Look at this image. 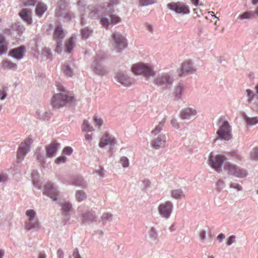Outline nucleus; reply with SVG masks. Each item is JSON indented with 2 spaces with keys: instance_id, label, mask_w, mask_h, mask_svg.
Wrapping results in <instances>:
<instances>
[{
  "instance_id": "1",
  "label": "nucleus",
  "mask_w": 258,
  "mask_h": 258,
  "mask_svg": "<svg viewBox=\"0 0 258 258\" xmlns=\"http://www.w3.org/2000/svg\"><path fill=\"white\" fill-rule=\"evenodd\" d=\"M132 72L137 75H142L146 79H151L152 83L157 87L163 89L170 88L174 81L171 72H164L157 74L153 66L147 63L140 62L132 67Z\"/></svg>"
},
{
  "instance_id": "2",
  "label": "nucleus",
  "mask_w": 258,
  "mask_h": 258,
  "mask_svg": "<svg viewBox=\"0 0 258 258\" xmlns=\"http://www.w3.org/2000/svg\"><path fill=\"white\" fill-rule=\"evenodd\" d=\"M100 11L105 14L100 17V23L105 28H108L110 25H116L121 21L120 18L113 14L111 6L107 5L105 9L101 8Z\"/></svg>"
},
{
  "instance_id": "3",
  "label": "nucleus",
  "mask_w": 258,
  "mask_h": 258,
  "mask_svg": "<svg viewBox=\"0 0 258 258\" xmlns=\"http://www.w3.org/2000/svg\"><path fill=\"white\" fill-rule=\"evenodd\" d=\"M217 135L218 138L223 141H229L232 139V126L228 121L222 118L219 119Z\"/></svg>"
},
{
  "instance_id": "4",
  "label": "nucleus",
  "mask_w": 258,
  "mask_h": 258,
  "mask_svg": "<svg viewBox=\"0 0 258 258\" xmlns=\"http://www.w3.org/2000/svg\"><path fill=\"white\" fill-rule=\"evenodd\" d=\"M225 160L224 156L220 154H215L210 153L208 156L209 165L218 172L221 170V165Z\"/></svg>"
},
{
  "instance_id": "5",
  "label": "nucleus",
  "mask_w": 258,
  "mask_h": 258,
  "mask_svg": "<svg viewBox=\"0 0 258 258\" xmlns=\"http://www.w3.org/2000/svg\"><path fill=\"white\" fill-rule=\"evenodd\" d=\"M104 59L102 56H97L92 62L93 71L97 75L103 76L108 72L107 68L104 66Z\"/></svg>"
},
{
  "instance_id": "6",
  "label": "nucleus",
  "mask_w": 258,
  "mask_h": 258,
  "mask_svg": "<svg viewBox=\"0 0 258 258\" xmlns=\"http://www.w3.org/2000/svg\"><path fill=\"white\" fill-rule=\"evenodd\" d=\"M224 170L229 174L233 175L235 177L242 178L246 176L247 173L245 170H243L233 164L225 162L224 164Z\"/></svg>"
},
{
  "instance_id": "7",
  "label": "nucleus",
  "mask_w": 258,
  "mask_h": 258,
  "mask_svg": "<svg viewBox=\"0 0 258 258\" xmlns=\"http://www.w3.org/2000/svg\"><path fill=\"white\" fill-rule=\"evenodd\" d=\"M111 45L113 49L117 52H119L125 49L126 46V42L124 37L118 33L112 35Z\"/></svg>"
},
{
  "instance_id": "8",
  "label": "nucleus",
  "mask_w": 258,
  "mask_h": 258,
  "mask_svg": "<svg viewBox=\"0 0 258 258\" xmlns=\"http://www.w3.org/2000/svg\"><path fill=\"white\" fill-rule=\"evenodd\" d=\"M66 4V0H60L55 10V15L57 17H63L68 20H72L74 16L72 13L68 12Z\"/></svg>"
},
{
  "instance_id": "9",
  "label": "nucleus",
  "mask_w": 258,
  "mask_h": 258,
  "mask_svg": "<svg viewBox=\"0 0 258 258\" xmlns=\"http://www.w3.org/2000/svg\"><path fill=\"white\" fill-rule=\"evenodd\" d=\"M73 98L68 96L66 94L59 93L55 94L52 100L53 106L55 108H59L62 106L66 103H71Z\"/></svg>"
},
{
  "instance_id": "10",
  "label": "nucleus",
  "mask_w": 258,
  "mask_h": 258,
  "mask_svg": "<svg viewBox=\"0 0 258 258\" xmlns=\"http://www.w3.org/2000/svg\"><path fill=\"white\" fill-rule=\"evenodd\" d=\"M32 142L31 139L28 138L21 144L17 154L16 161L18 163L22 162L26 154L29 152Z\"/></svg>"
},
{
  "instance_id": "11",
  "label": "nucleus",
  "mask_w": 258,
  "mask_h": 258,
  "mask_svg": "<svg viewBox=\"0 0 258 258\" xmlns=\"http://www.w3.org/2000/svg\"><path fill=\"white\" fill-rule=\"evenodd\" d=\"M26 216L27 221L26 223V228L27 230L38 228L39 226L38 221L36 219V213L32 209H29L26 211Z\"/></svg>"
},
{
  "instance_id": "12",
  "label": "nucleus",
  "mask_w": 258,
  "mask_h": 258,
  "mask_svg": "<svg viewBox=\"0 0 258 258\" xmlns=\"http://www.w3.org/2000/svg\"><path fill=\"white\" fill-rule=\"evenodd\" d=\"M173 205L170 201H165L161 203L158 207L159 214L163 218H168L172 213Z\"/></svg>"
},
{
  "instance_id": "13",
  "label": "nucleus",
  "mask_w": 258,
  "mask_h": 258,
  "mask_svg": "<svg viewBox=\"0 0 258 258\" xmlns=\"http://www.w3.org/2000/svg\"><path fill=\"white\" fill-rule=\"evenodd\" d=\"M168 8L177 14H187L189 13L188 7L180 2L171 3L167 5Z\"/></svg>"
},
{
  "instance_id": "14",
  "label": "nucleus",
  "mask_w": 258,
  "mask_h": 258,
  "mask_svg": "<svg viewBox=\"0 0 258 258\" xmlns=\"http://www.w3.org/2000/svg\"><path fill=\"white\" fill-rule=\"evenodd\" d=\"M116 143V140L115 138L108 133H105L103 134L101 139L99 146L100 147L103 148L106 146L111 147L113 146Z\"/></svg>"
},
{
  "instance_id": "15",
  "label": "nucleus",
  "mask_w": 258,
  "mask_h": 258,
  "mask_svg": "<svg viewBox=\"0 0 258 258\" xmlns=\"http://www.w3.org/2000/svg\"><path fill=\"white\" fill-rule=\"evenodd\" d=\"M43 194L49 197L52 200H56L58 196V190L56 186L51 183L45 185Z\"/></svg>"
},
{
  "instance_id": "16",
  "label": "nucleus",
  "mask_w": 258,
  "mask_h": 258,
  "mask_svg": "<svg viewBox=\"0 0 258 258\" xmlns=\"http://www.w3.org/2000/svg\"><path fill=\"white\" fill-rule=\"evenodd\" d=\"M168 140V137L165 135L163 134H160L153 141L152 147L156 149H159L160 148L164 146Z\"/></svg>"
},
{
  "instance_id": "17",
  "label": "nucleus",
  "mask_w": 258,
  "mask_h": 258,
  "mask_svg": "<svg viewBox=\"0 0 258 258\" xmlns=\"http://www.w3.org/2000/svg\"><path fill=\"white\" fill-rule=\"evenodd\" d=\"M21 18L27 24L30 25L32 23V11L28 9H23L19 13Z\"/></svg>"
},
{
  "instance_id": "18",
  "label": "nucleus",
  "mask_w": 258,
  "mask_h": 258,
  "mask_svg": "<svg viewBox=\"0 0 258 258\" xmlns=\"http://www.w3.org/2000/svg\"><path fill=\"white\" fill-rule=\"evenodd\" d=\"M197 113V110L192 108H186L184 109L180 113L181 117L182 119H189L195 116Z\"/></svg>"
},
{
  "instance_id": "19",
  "label": "nucleus",
  "mask_w": 258,
  "mask_h": 258,
  "mask_svg": "<svg viewBox=\"0 0 258 258\" xmlns=\"http://www.w3.org/2000/svg\"><path fill=\"white\" fill-rule=\"evenodd\" d=\"M59 147V144L55 142L48 145L46 148V155L48 157H53Z\"/></svg>"
},
{
  "instance_id": "20",
  "label": "nucleus",
  "mask_w": 258,
  "mask_h": 258,
  "mask_svg": "<svg viewBox=\"0 0 258 258\" xmlns=\"http://www.w3.org/2000/svg\"><path fill=\"white\" fill-rule=\"evenodd\" d=\"M25 48L24 46H20L12 49L10 52V55L14 58L19 60L23 58Z\"/></svg>"
},
{
  "instance_id": "21",
  "label": "nucleus",
  "mask_w": 258,
  "mask_h": 258,
  "mask_svg": "<svg viewBox=\"0 0 258 258\" xmlns=\"http://www.w3.org/2000/svg\"><path fill=\"white\" fill-rule=\"evenodd\" d=\"M76 38L71 37L67 39L65 42L64 48L65 51L70 53L75 46Z\"/></svg>"
},
{
  "instance_id": "22",
  "label": "nucleus",
  "mask_w": 258,
  "mask_h": 258,
  "mask_svg": "<svg viewBox=\"0 0 258 258\" xmlns=\"http://www.w3.org/2000/svg\"><path fill=\"white\" fill-rule=\"evenodd\" d=\"M182 69L185 73H194L197 68L191 61H187L183 63Z\"/></svg>"
},
{
  "instance_id": "23",
  "label": "nucleus",
  "mask_w": 258,
  "mask_h": 258,
  "mask_svg": "<svg viewBox=\"0 0 258 258\" xmlns=\"http://www.w3.org/2000/svg\"><path fill=\"white\" fill-rule=\"evenodd\" d=\"M66 33L61 26H58L54 30L53 39L56 41H61L65 36Z\"/></svg>"
},
{
  "instance_id": "24",
  "label": "nucleus",
  "mask_w": 258,
  "mask_h": 258,
  "mask_svg": "<svg viewBox=\"0 0 258 258\" xmlns=\"http://www.w3.org/2000/svg\"><path fill=\"white\" fill-rule=\"evenodd\" d=\"M148 238L152 244L156 243L158 240V234L155 229L151 228L148 232Z\"/></svg>"
},
{
  "instance_id": "25",
  "label": "nucleus",
  "mask_w": 258,
  "mask_h": 258,
  "mask_svg": "<svg viewBox=\"0 0 258 258\" xmlns=\"http://www.w3.org/2000/svg\"><path fill=\"white\" fill-rule=\"evenodd\" d=\"M47 10V6L44 3H39L36 7L35 13L39 17L42 16Z\"/></svg>"
},
{
  "instance_id": "26",
  "label": "nucleus",
  "mask_w": 258,
  "mask_h": 258,
  "mask_svg": "<svg viewBox=\"0 0 258 258\" xmlns=\"http://www.w3.org/2000/svg\"><path fill=\"white\" fill-rule=\"evenodd\" d=\"M82 221L84 223H89L95 221L96 216L91 213H85L82 215Z\"/></svg>"
},
{
  "instance_id": "27",
  "label": "nucleus",
  "mask_w": 258,
  "mask_h": 258,
  "mask_svg": "<svg viewBox=\"0 0 258 258\" xmlns=\"http://www.w3.org/2000/svg\"><path fill=\"white\" fill-rule=\"evenodd\" d=\"M171 196L176 200H180L184 197V193L181 189H174L171 191Z\"/></svg>"
},
{
  "instance_id": "28",
  "label": "nucleus",
  "mask_w": 258,
  "mask_h": 258,
  "mask_svg": "<svg viewBox=\"0 0 258 258\" xmlns=\"http://www.w3.org/2000/svg\"><path fill=\"white\" fill-rule=\"evenodd\" d=\"M116 81L121 84L126 85L128 83L127 76L123 73H117L115 77Z\"/></svg>"
},
{
  "instance_id": "29",
  "label": "nucleus",
  "mask_w": 258,
  "mask_h": 258,
  "mask_svg": "<svg viewBox=\"0 0 258 258\" xmlns=\"http://www.w3.org/2000/svg\"><path fill=\"white\" fill-rule=\"evenodd\" d=\"M243 118L248 125H254L258 123V118L257 117H249L245 114H243Z\"/></svg>"
},
{
  "instance_id": "30",
  "label": "nucleus",
  "mask_w": 258,
  "mask_h": 258,
  "mask_svg": "<svg viewBox=\"0 0 258 258\" xmlns=\"http://www.w3.org/2000/svg\"><path fill=\"white\" fill-rule=\"evenodd\" d=\"M72 205L70 203L65 202L62 204L61 211L65 216L69 215V212L72 210Z\"/></svg>"
},
{
  "instance_id": "31",
  "label": "nucleus",
  "mask_w": 258,
  "mask_h": 258,
  "mask_svg": "<svg viewBox=\"0 0 258 258\" xmlns=\"http://www.w3.org/2000/svg\"><path fill=\"white\" fill-rule=\"evenodd\" d=\"M253 16L251 12L246 11L240 14L237 18V20L246 21L250 20Z\"/></svg>"
},
{
  "instance_id": "32",
  "label": "nucleus",
  "mask_w": 258,
  "mask_h": 258,
  "mask_svg": "<svg viewBox=\"0 0 258 258\" xmlns=\"http://www.w3.org/2000/svg\"><path fill=\"white\" fill-rule=\"evenodd\" d=\"M62 70L63 73L69 77H72L75 74V72L73 69L71 68L68 63H65L63 66Z\"/></svg>"
},
{
  "instance_id": "33",
  "label": "nucleus",
  "mask_w": 258,
  "mask_h": 258,
  "mask_svg": "<svg viewBox=\"0 0 258 258\" xmlns=\"http://www.w3.org/2000/svg\"><path fill=\"white\" fill-rule=\"evenodd\" d=\"M7 49V43L6 42L4 37L0 35V54L5 53Z\"/></svg>"
},
{
  "instance_id": "34",
  "label": "nucleus",
  "mask_w": 258,
  "mask_h": 258,
  "mask_svg": "<svg viewBox=\"0 0 258 258\" xmlns=\"http://www.w3.org/2000/svg\"><path fill=\"white\" fill-rule=\"evenodd\" d=\"M93 128L90 125L87 120H85L82 125V131L84 132H90L93 131Z\"/></svg>"
},
{
  "instance_id": "35",
  "label": "nucleus",
  "mask_w": 258,
  "mask_h": 258,
  "mask_svg": "<svg viewBox=\"0 0 258 258\" xmlns=\"http://www.w3.org/2000/svg\"><path fill=\"white\" fill-rule=\"evenodd\" d=\"M76 200L78 202H81L86 198V196L84 191L82 190H78L75 195Z\"/></svg>"
},
{
  "instance_id": "36",
  "label": "nucleus",
  "mask_w": 258,
  "mask_h": 258,
  "mask_svg": "<svg viewBox=\"0 0 258 258\" xmlns=\"http://www.w3.org/2000/svg\"><path fill=\"white\" fill-rule=\"evenodd\" d=\"M3 66L4 67L8 68L10 70H15L17 68V65L8 60H5L3 61Z\"/></svg>"
},
{
  "instance_id": "37",
  "label": "nucleus",
  "mask_w": 258,
  "mask_h": 258,
  "mask_svg": "<svg viewBox=\"0 0 258 258\" xmlns=\"http://www.w3.org/2000/svg\"><path fill=\"white\" fill-rule=\"evenodd\" d=\"M163 126V122H159V124L155 127V129L152 131L151 133L154 135L158 134L162 130Z\"/></svg>"
},
{
  "instance_id": "38",
  "label": "nucleus",
  "mask_w": 258,
  "mask_h": 258,
  "mask_svg": "<svg viewBox=\"0 0 258 258\" xmlns=\"http://www.w3.org/2000/svg\"><path fill=\"white\" fill-rule=\"evenodd\" d=\"M120 163L124 168H127L130 165L128 159L125 156H122L120 158Z\"/></svg>"
},
{
  "instance_id": "39",
  "label": "nucleus",
  "mask_w": 258,
  "mask_h": 258,
  "mask_svg": "<svg viewBox=\"0 0 258 258\" xmlns=\"http://www.w3.org/2000/svg\"><path fill=\"white\" fill-rule=\"evenodd\" d=\"M183 90V87L181 85H178L174 89V94L177 98L180 97L182 91Z\"/></svg>"
},
{
  "instance_id": "40",
  "label": "nucleus",
  "mask_w": 258,
  "mask_h": 258,
  "mask_svg": "<svg viewBox=\"0 0 258 258\" xmlns=\"http://www.w3.org/2000/svg\"><path fill=\"white\" fill-rule=\"evenodd\" d=\"M66 160L67 158L64 155L62 154L61 156H59L56 159L55 163L56 164H60L65 163Z\"/></svg>"
},
{
  "instance_id": "41",
  "label": "nucleus",
  "mask_w": 258,
  "mask_h": 258,
  "mask_svg": "<svg viewBox=\"0 0 258 258\" xmlns=\"http://www.w3.org/2000/svg\"><path fill=\"white\" fill-rule=\"evenodd\" d=\"M92 31L88 28H85L82 30V35L83 38H87L89 36Z\"/></svg>"
},
{
  "instance_id": "42",
  "label": "nucleus",
  "mask_w": 258,
  "mask_h": 258,
  "mask_svg": "<svg viewBox=\"0 0 258 258\" xmlns=\"http://www.w3.org/2000/svg\"><path fill=\"white\" fill-rule=\"evenodd\" d=\"M250 157L252 159L258 160V147L254 148L251 152Z\"/></svg>"
},
{
  "instance_id": "43",
  "label": "nucleus",
  "mask_w": 258,
  "mask_h": 258,
  "mask_svg": "<svg viewBox=\"0 0 258 258\" xmlns=\"http://www.w3.org/2000/svg\"><path fill=\"white\" fill-rule=\"evenodd\" d=\"M73 152V149L70 147H66L62 151V154L63 155L70 156Z\"/></svg>"
},
{
  "instance_id": "44",
  "label": "nucleus",
  "mask_w": 258,
  "mask_h": 258,
  "mask_svg": "<svg viewBox=\"0 0 258 258\" xmlns=\"http://www.w3.org/2000/svg\"><path fill=\"white\" fill-rule=\"evenodd\" d=\"M236 241V237L234 235H231L229 236L227 240L226 244L227 245L229 246L235 242Z\"/></svg>"
},
{
  "instance_id": "45",
  "label": "nucleus",
  "mask_w": 258,
  "mask_h": 258,
  "mask_svg": "<svg viewBox=\"0 0 258 258\" xmlns=\"http://www.w3.org/2000/svg\"><path fill=\"white\" fill-rule=\"evenodd\" d=\"M112 215L109 213H104L102 216V220L111 221Z\"/></svg>"
},
{
  "instance_id": "46",
  "label": "nucleus",
  "mask_w": 258,
  "mask_h": 258,
  "mask_svg": "<svg viewBox=\"0 0 258 258\" xmlns=\"http://www.w3.org/2000/svg\"><path fill=\"white\" fill-rule=\"evenodd\" d=\"M230 187L233 188L237 191L241 190V186L239 184L235 182L231 183L230 185Z\"/></svg>"
},
{
  "instance_id": "47",
  "label": "nucleus",
  "mask_w": 258,
  "mask_h": 258,
  "mask_svg": "<svg viewBox=\"0 0 258 258\" xmlns=\"http://www.w3.org/2000/svg\"><path fill=\"white\" fill-rule=\"evenodd\" d=\"M8 180V175L6 173H0V183H5Z\"/></svg>"
},
{
  "instance_id": "48",
  "label": "nucleus",
  "mask_w": 258,
  "mask_h": 258,
  "mask_svg": "<svg viewBox=\"0 0 258 258\" xmlns=\"http://www.w3.org/2000/svg\"><path fill=\"white\" fill-rule=\"evenodd\" d=\"M140 3L143 5V6H147L149 5L152 4L154 3L153 0H139Z\"/></svg>"
},
{
  "instance_id": "49",
  "label": "nucleus",
  "mask_w": 258,
  "mask_h": 258,
  "mask_svg": "<svg viewBox=\"0 0 258 258\" xmlns=\"http://www.w3.org/2000/svg\"><path fill=\"white\" fill-rule=\"evenodd\" d=\"M118 0H110V4H104L102 8H101L102 9H105V8L107 7V5H109L112 6V9L113 10V5L118 4Z\"/></svg>"
},
{
  "instance_id": "50",
  "label": "nucleus",
  "mask_w": 258,
  "mask_h": 258,
  "mask_svg": "<svg viewBox=\"0 0 258 258\" xmlns=\"http://www.w3.org/2000/svg\"><path fill=\"white\" fill-rule=\"evenodd\" d=\"M94 121L96 125L100 127L103 124V120L101 118L95 117L94 118Z\"/></svg>"
},
{
  "instance_id": "51",
  "label": "nucleus",
  "mask_w": 258,
  "mask_h": 258,
  "mask_svg": "<svg viewBox=\"0 0 258 258\" xmlns=\"http://www.w3.org/2000/svg\"><path fill=\"white\" fill-rule=\"evenodd\" d=\"M39 117L42 119H47L49 117V114L47 112H43L39 114Z\"/></svg>"
},
{
  "instance_id": "52",
  "label": "nucleus",
  "mask_w": 258,
  "mask_h": 258,
  "mask_svg": "<svg viewBox=\"0 0 258 258\" xmlns=\"http://www.w3.org/2000/svg\"><path fill=\"white\" fill-rule=\"evenodd\" d=\"M35 4L34 0H26L24 2L25 6H33Z\"/></svg>"
},
{
  "instance_id": "53",
  "label": "nucleus",
  "mask_w": 258,
  "mask_h": 258,
  "mask_svg": "<svg viewBox=\"0 0 258 258\" xmlns=\"http://www.w3.org/2000/svg\"><path fill=\"white\" fill-rule=\"evenodd\" d=\"M70 258H81L77 249H74L73 254Z\"/></svg>"
},
{
  "instance_id": "54",
  "label": "nucleus",
  "mask_w": 258,
  "mask_h": 258,
  "mask_svg": "<svg viewBox=\"0 0 258 258\" xmlns=\"http://www.w3.org/2000/svg\"><path fill=\"white\" fill-rule=\"evenodd\" d=\"M206 231L204 230H202L200 232V237L201 239L202 240H205L206 238Z\"/></svg>"
},
{
  "instance_id": "55",
  "label": "nucleus",
  "mask_w": 258,
  "mask_h": 258,
  "mask_svg": "<svg viewBox=\"0 0 258 258\" xmlns=\"http://www.w3.org/2000/svg\"><path fill=\"white\" fill-rule=\"evenodd\" d=\"M32 183L34 186H35L37 188H40L41 183L39 181L36 179H33Z\"/></svg>"
},
{
  "instance_id": "56",
  "label": "nucleus",
  "mask_w": 258,
  "mask_h": 258,
  "mask_svg": "<svg viewBox=\"0 0 258 258\" xmlns=\"http://www.w3.org/2000/svg\"><path fill=\"white\" fill-rule=\"evenodd\" d=\"M6 96V92L4 89H0V98L2 100L4 99Z\"/></svg>"
},
{
  "instance_id": "57",
  "label": "nucleus",
  "mask_w": 258,
  "mask_h": 258,
  "mask_svg": "<svg viewBox=\"0 0 258 258\" xmlns=\"http://www.w3.org/2000/svg\"><path fill=\"white\" fill-rule=\"evenodd\" d=\"M85 6V3L83 1H79L78 3V6L79 7L81 13H82V10Z\"/></svg>"
},
{
  "instance_id": "58",
  "label": "nucleus",
  "mask_w": 258,
  "mask_h": 258,
  "mask_svg": "<svg viewBox=\"0 0 258 258\" xmlns=\"http://www.w3.org/2000/svg\"><path fill=\"white\" fill-rule=\"evenodd\" d=\"M57 258H63L64 253L62 249H59L57 251Z\"/></svg>"
},
{
  "instance_id": "59",
  "label": "nucleus",
  "mask_w": 258,
  "mask_h": 258,
  "mask_svg": "<svg viewBox=\"0 0 258 258\" xmlns=\"http://www.w3.org/2000/svg\"><path fill=\"white\" fill-rule=\"evenodd\" d=\"M246 93L248 95V98L249 100H251L253 98V95L251 92V91L249 89H247L246 90Z\"/></svg>"
},
{
  "instance_id": "60",
  "label": "nucleus",
  "mask_w": 258,
  "mask_h": 258,
  "mask_svg": "<svg viewBox=\"0 0 258 258\" xmlns=\"http://www.w3.org/2000/svg\"><path fill=\"white\" fill-rule=\"evenodd\" d=\"M57 41V46L56 47V51L57 53H60L62 51V47H61V44L58 42V41Z\"/></svg>"
},
{
  "instance_id": "61",
  "label": "nucleus",
  "mask_w": 258,
  "mask_h": 258,
  "mask_svg": "<svg viewBox=\"0 0 258 258\" xmlns=\"http://www.w3.org/2000/svg\"><path fill=\"white\" fill-rule=\"evenodd\" d=\"M146 29L150 33H153L154 29L153 26L150 24H146Z\"/></svg>"
},
{
  "instance_id": "62",
  "label": "nucleus",
  "mask_w": 258,
  "mask_h": 258,
  "mask_svg": "<svg viewBox=\"0 0 258 258\" xmlns=\"http://www.w3.org/2000/svg\"><path fill=\"white\" fill-rule=\"evenodd\" d=\"M177 73L179 76H181L183 73H185L182 69V66L180 68L177 70Z\"/></svg>"
},
{
  "instance_id": "63",
  "label": "nucleus",
  "mask_w": 258,
  "mask_h": 258,
  "mask_svg": "<svg viewBox=\"0 0 258 258\" xmlns=\"http://www.w3.org/2000/svg\"><path fill=\"white\" fill-rule=\"evenodd\" d=\"M85 139L86 141H88L89 143H90L92 139V136L91 135L87 134L85 136Z\"/></svg>"
},
{
  "instance_id": "64",
  "label": "nucleus",
  "mask_w": 258,
  "mask_h": 258,
  "mask_svg": "<svg viewBox=\"0 0 258 258\" xmlns=\"http://www.w3.org/2000/svg\"><path fill=\"white\" fill-rule=\"evenodd\" d=\"M171 124L173 126H174L175 128H178L179 125L178 123L176 122V120H171Z\"/></svg>"
}]
</instances>
